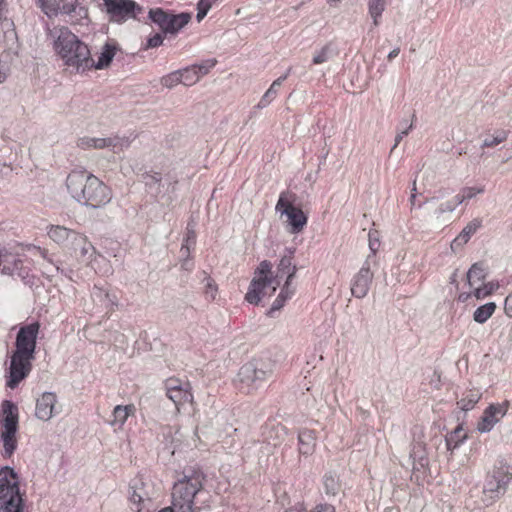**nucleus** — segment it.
I'll use <instances>...</instances> for the list:
<instances>
[{
  "label": "nucleus",
  "mask_w": 512,
  "mask_h": 512,
  "mask_svg": "<svg viewBox=\"0 0 512 512\" xmlns=\"http://www.w3.org/2000/svg\"><path fill=\"white\" fill-rule=\"evenodd\" d=\"M294 199V194L288 191L282 192L276 204V210L286 215L288 231L292 234H298L306 226L307 216L300 208L292 204Z\"/></svg>",
  "instance_id": "1a4fd4ad"
},
{
  "label": "nucleus",
  "mask_w": 512,
  "mask_h": 512,
  "mask_svg": "<svg viewBox=\"0 0 512 512\" xmlns=\"http://www.w3.org/2000/svg\"><path fill=\"white\" fill-rule=\"evenodd\" d=\"M263 435L264 440L268 445L277 447L283 442L286 436V428L281 424L273 425L271 427H267Z\"/></svg>",
  "instance_id": "5701e85b"
},
{
  "label": "nucleus",
  "mask_w": 512,
  "mask_h": 512,
  "mask_svg": "<svg viewBox=\"0 0 512 512\" xmlns=\"http://www.w3.org/2000/svg\"><path fill=\"white\" fill-rule=\"evenodd\" d=\"M504 309L506 315L512 317V293L506 297Z\"/></svg>",
  "instance_id": "052dcab7"
},
{
  "label": "nucleus",
  "mask_w": 512,
  "mask_h": 512,
  "mask_svg": "<svg viewBox=\"0 0 512 512\" xmlns=\"http://www.w3.org/2000/svg\"><path fill=\"white\" fill-rule=\"evenodd\" d=\"M171 14L172 13L166 12L161 8L150 9L149 18L151 19L152 22L157 24L159 28L166 34Z\"/></svg>",
  "instance_id": "c756f323"
},
{
  "label": "nucleus",
  "mask_w": 512,
  "mask_h": 512,
  "mask_svg": "<svg viewBox=\"0 0 512 512\" xmlns=\"http://www.w3.org/2000/svg\"><path fill=\"white\" fill-rule=\"evenodd\" d=\"M369 13L373 18V23L375 26L379 24L378 18L382 15L385 6L386 0H369Z\"/></svg>",
  "instance_id": "4c0bfd02"
},
{
  "label": "nucleus",
  "mask_w": 512,
  "mask_h": 512,
  "mask_svg": "<svg viewBox=\"0 0 512 512\" xmlns=\"http://www.w3.org/2000/svg\"><path fill=\"white\" fill-rule=\"evenodd\" d=\"M493 290H494V285L493 284H491V283L485 284L483 287L475 288L474 296L477 299H482V298L492 294Z\"/></svg>",
  "instance_id": "09e8293b"
},
{
  "label": "nucleus",
  "mask_w": 512,
  "mask_h": 512,
  "mask_svg": "<svg viewBox=\"0 0 512 512\" xmlns=\"http://www.w3.org/2000/svg\"><path fill=\"white\" fill-rule=\"evenodd\" d=\"M6 78V69L5 66L0 62V83H2Z\"/></svg>",
  "instance_id": "69168bd1"
},
{
  "label": "nucleus",
  "mask_w": 512,
  "mask_h": 512,
  "mask_svg": "<svg viewBox=\"0 0 512 512\" xmlns=\"http://www.w3.org/2000/svg\"><path fill=\"white\" fill-rule=\"evenodd\" d=\"M178 509L172 504V506L165 507L161 509L159 512H177Z\"/></svg>",
  "instance_id": "338daca9"
},
{
  "label": "nucleus",
  "mask_w": 512,
  "mask_h": 512,
  "mask_svg": "<svg viewBox=\"0 0 512 512\" xmlns=\"http://www.w3.org/2000/svg\"><path fill=\"white\" fill-rule=\"evenodd\" d=\"M217 61L215 59H208L203 61L200 64L191 65L200 80L204 75L208 74L209 71L216 65Z\"/></svg>",
  "instance_id": "79ce46f5"
},
{
  "label": "nucleus",
  "mask_w": 512,
  "mask_h": 512,
  "mask_svg": "<svg viewBox=\"0 0 512 512\" xmlns=\"http://www.w3.org/2000/svg\"><path fill=\"white\" fill-rule=\"evenodd\" d=\"M466 439V433L462 426H457L447 437L446 446L448 450L456 449Z\"/></svg>",
  "instance_id": "72a5a7b5"
},
{
  "label": "nucleus",
  "mask_w": 512,
  "mask_h": 512,
  "mask_svg": "<svg viewBox=\"0 0 512 512\" xmlns=\"http://www.w3.org/2000/svg\"><path fill=\"white\" fill-rule=\"evenodd\" d=\"M190 20H191V15L189 13H180L177 15L171 14V18H169V26L167 28L166 34H176L185 25H187Z\"/></svg>",
  "instance_id": "c85d7f7f"
},
{
  "label": "nucleus",
  "mask_w": 512,
  "mask_h": 512,
  "mask_svg": "<svg viewBox=\"0 0 512 512\" xmlns=\"http://www.w3.org/2000/svg\"><path fill=\"white\" fill-rule=\"evenodd\" d=\"M334 57V51L331 45H325L320 51H318L313 57V64H322L329 61Z\"/></svg>",
  "instance_id": "a19ab883"
},
{
  "label": "nucleus",
  "mask_w": 512,
  "mask_h": 512,
  "mask_svg": "<svg viewBox=\"0 0 512 512\" xmlns=\"http://www.w3.org/2000/svg\"><path fill=\"white\" fill-rule=\"evenodd\" d=\"M283 297H284V293H279L277 298L274 300L271 308L268 311V315L270 317H273L274 316V312L280 310L284 306L286 301L284 300Z\"/></svg>",
  "instance_id": "3c124183"
},
{
  "label": "nucleus",
  "mask_w": 512,
  "mask_h": 512,
  "mask_svg": "<svg viewBox=\"0 0 512 512\" xmlns=\"http://www.w3.org/2000/svg\"><path fill=\"white\" fill-rule=\"evenodd\" d=\"M377 232H369V248L371 250L370 254H374V264H376V251L379 248V240L374 235Z\"/></svg>",
  "instance_id": "864d4df0"
},
{
  "label": "nucleus",
  "mask_w": 512,
  "mask_h": 512,
  "mask_svg": "<svg viewBox=\"0 0 512 512\" xmlns=\"http://www.w3.org/2000/svg\"><path fill=\"white\" fill-rule=\"evenodd\" d=\"M408 121L407 120H404L400 123L398 129H406V127L408 126Z\"/></svg>",
  "instance_id": "774afa93"
},
{
  "label": "nucleus",
  "mask_w": 512,
  "mask_h": 512,
  "mask_svg": "<svg viewBox=\"0 0 512 512\" xmlns=\"http://www.w3.org/2000/svg\"><path fill=\"white\" fill-rule=\"evenodd\" d=\"M486 277L485 268L482 263H475L467 272V281L470 287L483 281Z\"/></svg>",
  "instance_id": "473e14b6"
},
{
  "label": "nucleus",
  "mask_w": 512,
  "mask_h": 512,
  "mask_svg": "<svg viewBox=\"0 0 512 512\" xmlns=\"http://www.w3.org/2000/svg\"><path fill=\"white\" fill-rule=\"evenodd\" d=\"M78 147L82 149H94V138L93 137H83L78 140Z\"/></svg>",
  "instance_id": "4d7b16f0"
},
{
  "label": "nucleus",
  "mask_w": 512,
  "mask_h": 512,
  "mask_svg": "<svg viewBox=\"0 0 512 512\" xmlns=\"http://www.w3.org/2000/svg\"><path fill=\"white\" fill-rule=\"evenodd\" d=\"M416 179L413 181V185H412V190H411V196H410V203L412 206L415 205V200H416Z\"/></svg>",
  "instance_id": "e2e57ef3"
},
{
  "label": "nucleus",
  "mask_w": 512,
  "mask_h": 512,
  "mask_svg": "<svg viewBox=\"0 0 512 512\" xmlns=\"http://www.w3.org/2000/svg\"><path fill=\"white\" fill-rule=\"evenodd\" d=\"M56 402L57 397L54 393H43L36 403V417L44 421L51 419L52 416L57 413L55 408Z\"/></svg>",
  "instance_id": "f3484780"
},
{
  "label": "nucleus",
  "mask_w": 512,
  "mask_h": 512,
  "mask_svg": "<svg viewBox=\"0 0 512 512\" xmlns=\"http://www.w3.org/2000/svg\"><path fill=\"white\" fill-rule=\"evenodd\" d=\"M166 394L173 401L176 408L185 403H191L193 395L191 393L190 384L178 378H169L165 382Z\"/></svg>",
  "instance_id": "2eb2a0df"
},
{
  "label": "nucleus",
  "mask_w": 512,
  "mask_h": 512,
  "mask_svg": "<svg viewBox=\"0 0 512 512\" xmlns=\"http://www.w3.org/2000/svg\"><path fill=\"white\" fill-rule=\"evenodd\" d=\"M180 77L181 75L179 70L171 72L161 78V84L164 87L171 89L181 83L182 79Z\"/></svg>",
  "instance_id": "c03bdc74"
},
{
  "label": "nucleus",
  "mask_w": 512,
  "mask_h": 512,
  "mask_svg": "<svg viewBox=\"0 0 512 512\" xmlns=\"http://www.w3.org/2000/svg\"><path fill=\"white\" fill-rule=\"evenodd\" d=\"M116 53V47L111 44H105L103 50L98 58V61L93 60L94 69H104L108 67L113 60Z\"/></svg>",
  "instance_id": "cd10ccee"
},
{
  "label": "nucleus",
  "mask_w": 512,
  "mask_h": 512,
  "mask_svg": "<svg viewBox=\"0 0 512 512\" xmlns=\"http://www.w3.org/2000/svg\"><path fill=\"white\" fill-rule=\"evenodd\" d=\"M310 512H335V508L329 504H320L315 507L314 510Z\"/></svg>",
  "instance_id": "bf43d9fd"
},
{
  "label": "nucleus",
  "mask_w": 512,
  "mask_h": 512,
  "mask_svg": "<svg viewBox=\"0 0 512 512\" xmlns=\"http://www.w3.org/2000/svg\"><path fill=\"white\" fill-rule=\"evenodd\" d=\"M374 254H369L359 272L353 277L351 282V293L356 298H364L369 291L373 279Z\"/></svg>",
  "instance_id": "9b49d317"
},
{
  "label": "nucleus",
  "mask_w": 512,
  "mask_h": 512,
  "mask_svg": "<svg viewBox=\"0 0 512 512\" xmlns=\"http://www.w3.org/2000/svg\"><path fill=\"white\" fill-rule=\"evenodd\" d=\"M323 483H324L325 492L328 495L334 496L340 490L339 480L336 477V475H334L332 473L325 474Z\"/></svg>",
  "instance_id": "58836bf2"
},
{
  "label": "nucleus",
  "mask_w": 512,
  "mask_h": 512,
  "mask_svg": "<svg viewBox=\"0 0 512 512\" xmlns=\"http://www.w3.org/2000/svg\"><path fill=\"white\" fill-rule=\"evenodd\" d=\"M455 209L453 208V205L450 203V201H446L444 203H441L436 210L434 211V214L436 217H440L442 214L446 212H453Z\"/></svg>",
  "instance_id": "5fc2aeb1"
},
{
  "label": "nucleus",
  "mask_w": 512,
  "mask_h": 512,
  "mask_svg": "<svg viewBox=\"0 0 512 512\" xmlns=\"http://www.w3.org/2000/svg\"><path fill=\"white\" fill-rule=\"evenodd\" d=\"M179 72L181 75L180 78L182 79L181 84L185 86H192L199 81L198 76L196 75V72L192 66L180 69Z\"/></svg>",
  "instance_id": "ea45409f"
},
{
  "label": "nucleus",
  "mask_w": 512,
  "mask_h": 512,
  "mask_svg": "<svg viewBox=\"0 0 512 512\" xmlns=\"http://www.w3.org/2000/svg\"><path fill=\"white\" fill-rule=\"evenodd\" d=\"M4 419H3V431L16 432L18 425V415L13 410L17 411V408L9 401H4Z\"/></svg>",
  "instance_id": "393cba45"
},
{
  "label": "nucleus",
  "mask_w": 512,
  "mask_h": 512,
  "mask_svg": "<svg viewBox=\"0 0 512 512\" xmlns=\"http://www.w3.org/2000/svg\"><path fill=\"white\" fill-rule=\"evenodd\" d=\"M291 68L288 69V72L277 78L270 86V88L265 92V94L260 99L259 103L257 104V108L263 109L267 107L273 99L276 97L278 88L282 85L283 81L287 78L288 74L290 73Z\"/></svg>",
  "instance_id": "a878e982"
},
{
  "label": "nucleus",
  "mask_w": 512,
  "mask_h": 512,
  "mask_svg": "<svg viewBox=\"0 0 512 512\" xmlns=\"http://www.w3.org/2000/svg\"><path fill=\"white\" fill-rule=\"evenodd\" d=\"M1 512H23V498L19 490V478L10 467L0 470Z\"/></svg>",
  "instance_id": "423d86ee"
},
{
  "label": "nucleus",
  "mask_w": 512,
  "mask_h": 512,
  "mask_svg": "<svg viewBox=\"0 0 512 512\" xmlns=\"http://www.w3.org/2000/svg\"><path fill=\"white\" fill-rule=\"evenodd\" d=\"M163 43V37L160 33H156L152 37L148 38L146 48H155Z\"/></svg>",
  "instance_id": "6e6d98bb"
},
{
  "label": "nucleus",
  "mask_w": 512,
  "mask_h": 512,
  "mask_svg": "<svg viewBox=\"0 0 512 512\" xmlns=\"http://www.w3.org/2000/svg\"><path fill=\"white\" fill-rule=\"evenodd\" d=\"M286 251H287V254L282 256V258L280 259V262L278 264L276 279L279 277H282V275H284V274H287V276H288L289 273L292 271L293 267H296L295 265H292L294 250L286 249Z\"/></svg>",
  "instance_id": "c9c22d12"
},
{
  "label": "nucleus",
  "mask_w": 512,
  "mask_h": 512,
  "mask_svg": "<svg viewBox=\"0 0 512 512\" xmlns=\"http://www.w3.org/2000/svg\"><path fill=\"white\" fill-rule=\"evenodd\" d=\"M110 19L121 22L127 18H136L142 8L132 0H103Z\"/></svg>",
  "instance_id": "ddd939ff"
},
{
  "label": "nucleus",
  "mask_w": 512,
  "mask_h": 512,
  "mask_svg": "<svg viewBox=\"0 0 512 512\" xmlns=\"http://www.w3.org/2000/svg\"><path fill=\"white\" fill-rule=\"evenodd\" d=\"M275 363L269 359H253L238 372L239 389L246 394L261 388L272 378Z\"/></svg>",
  "instance_id": "20e7f679"
},
{
  "label": "nucleus",
  "mask_w": 512,
  "mask_h": 512,
  "mask_svg": "<svg viewBox=\"0 0 512 512\" xmlns=\"http://www.w3.org/2000/svg\"><path fill=\"white\" fill-rule=\"evenodd\" d=\"M400 53V48L397 47L393 49L387 56L388 61H392L394 58H396Z\"/></svg>",
  "instance_id": "0e129e2a"
},
{
  "label": "nucleus",
  "mask_w": 512,
  "mask_h": 512,
  "mask_svg": "<svg viewBox=\"0 0 512 512\" xmlns=\"http://www.w3.org/2000/svg\"><path fill=\"white\" fill-rule=\"evenodd\" d=\"M482 226V220L480 218H475L471 220L460 232V234L452 241L451 248L452 250H456L457 248L465 245L472 235L476 233V231Z\"/></svg>",
  "instance_id": "412c9836"
},
{
  "label": "nucleus",
  "mask_w": 512,
  "mask_h": 512,
  "mask_svg": "<svg viewBox=\"0 0 512 512\" xmlns=\"http://www.w3.org/2000/svg\"><path fill=\"white\" fill-rule=\"evenodd\" d=\"M449 201L453 205V208L456 209V207L458 205L462 204L466 200H465L462 192L460 191L456 196H454V198L452 200H449Z\"/></svg>",
  "instance_id": "680f3d73"
},
{
  "label": "nucleus",
  "mask_w": 512,
  "mask_h": 512,
  "mask_svg": "<svg viewBox=\"0 0 512 512\" xmlns=\"http://www.w3.org/2000/svg\"><path fill=\"white\" fill-rule=\"evenodd\" d=\"M68 192L77 202L93 209L110 203L111 189L85 169L72 170L66 178Z\"/></svg>",
  "instance_id": "f257e3e1"
},
{
  "label": "nucleus",
  "mask_w": 512,
  "mask_h": 512,
  "mask_svg": "<svg viewBox=\"0 0 512 512\" xmlns=\"http://www.w3.org/2000/svg\"><path fill=\"white\" fill-rule=\"evenodd\" d=\"M135 412L134 405H117L113 410V421L112 424L122 426L127 418Z\"/></svg>",
  "instance_id": "7c9ffc66"
},
{
  "label": "nucleus",
  "mask_w": 512,
  "mask_h": 512,
  "mask_svg": "<svg viewBox=\"0 0 512 512\" xmlns=\"http://www.w3.org/2000/svg\"><path fill=\"white\" fill-rule=\"evenodd\" d=\"M48 34L53 39L55 51L65 65L78 73L92 69L93 58L88 46L67 27H54L49 29Z\"/></svg>",
  "instance_id": "f03ea898"
},
{
  "label": "nucleus",
  "mask_w": 512,
  "mask_h": 512,
  "mask_svg": "<svg viewBox=\"0 0 512 512\" xmlns=\"http://www.w3.org/2000/svg\"><path fill=\"white\" fill-rule=\"evenodd\" d=\"M76 235V231L70 230L63 226H52L48 231V236L50 239L58 244H65L67 246H70Z\"/></svg>",
  "instance_id": "4be33fe9"
},
{
  "label": "nucleus",
  "mask_w": 512,
  "mask_h": 512,
  "mask_svg": "<svg viewBox=\"0 0 512 512\" xmlns=\"http://www.w3.org/2000/svg\"><path fill=\"white\" fill-rule=\"evenodd\" d=\"M47 15L63 13L70 17L72 23L87 18L88 11L77 0H38Z\"/></svg>",
  "instance_id": "9d476101"
},
{
  "label": "nucleus",
  "mask_w": 512,
  "mask_h": 512,
  "mask_svg": "<svg viewBox=\"0 0 512 512\" xmlns=\"http://www.w3.org/2000/svg\"><path fill=\"white\" fill-rule=\"evenodd\" d=\"M508 137V132L505 130H498L492 135H487L483 140L482 147L492 148L500 143L506 141Z\"/></svg>",
  "instance_id": "e433bc0d"
},
{
  "label": "nucleus",
  "mask_w": 512,
  "mask_h": 512,
  "mask_svg": "<svg viewBox=\"0 0 512 512\" xmlns=\"http://www.w3.org/2000/svg\"><path fill=\"white\" fill-rule=\"evenodd\" d=\"M485 191L484 186L478 187H464L461 189V192L465 198V200H470L475 197L477 194H481Z\"/></svg>",
  "instance_id": "de8ad7c7"
},
{
  "label": "nucleus",
  "mask_w": 512,
  "mask_h": 512,
  "mask_svg": "<svg viewBox=\"0 0 512 512\" xmlns=\"http://www.w3.org/2000/svg\"><path fill=\"white\" fill-rule=\"evenodd\" d=\"M70 248L74 250L76 256L83 262L89 261L95 254L93 245L88 241L86 236L80 233H77L70 244Z\"/></svg>",
  "instance_id": "6ab92c4d"
},
{
  "label": "nucleus",
  "mask_w": 512,
  "mask_h": 512,
  "mask_svg": "<svg viewBox=\"0 0 512 512\" xmlns=\"http://www.w3.org/2000/svg\"><path fill=\"white\" fill-rule=\"evenodd\" d=\"M129 146L130 140L126 137L94 138V149L110 148L114 153H119Z\"/></svg>",
  "instance_id": "aec40b11"
},
{
  "label": "nucleus",
  "mask_w": 512,
  "mask_h": 512,
  "mask_svg": "<svg viewBox=\"0 0 512 512\" xmlns=\"http://www.w3.org/2000/svg\"><path fill=\"white\" fill-rule=\"evenodd\" d=\"M127 495L130 508L134 512H152L154 510L153 499L156 497V491L149 478L137 475L131 479Z\"/></svg>",
  "instance_id": "0eeeda50"
},
{
  "label": "nucleus",
  "mask_w": 512,
  "mask_h": 512,
  "mask_svg": "<svg viewBox=\"0 0 512 512\" xmlns=\"http://www.w3.org/2000/svg\"><path fill=\"white\" fill-rule=\"evenodd\" d=\"M145 179L146 185L152 187L153 185L161 182V175L159 173L148 174Z\"/></svg>",
  "instance_id": "13d9d810"
},
{
  "label": "nucleus",
  "mask_w": 512,
  "mask_h": 512,
  "mask_svg": "<svg viewBox=\"0 0 512 512\" xmlns=\"http://www.w3.org/2000/svg\"><path fill=\"white\" fill-rule=\"evenodd\" d=\"M496 304L494 302L486 303L478 307L473 313V319L479 324L485 323L495 312Z\"/></svg>",
  "instance_id": "2f4dec72"
},
{
  "label": "nucleus",
  "mask_w": 512,
  "mask_h": 512,
  "mask_svg": "<svg viewBox=\"0 0 512 512\" xmlns=\"http://www.w3.org/2000/svg\"><path fill=\"white\" fill-rule=\"evenodd\" d=\"M1 440L4 448L3 456L10 457L17 447L16 432L3 431Z\"/></svg>",
  "instance_id": "f704fd0d"
},
{
  "label": "nucleus",
  "mask_w": 512,
  "mask_h": 512,
  "mask_svg": "<svg viewBox=\"0 0 512 512\" xmlns=\"http://www.w3.org/2000/svg\"><path fill=\"white\" fill-rule=\"evenodd\" d=\"M413 129V122H411L406 129H398V133L395 137V143L394 146L391 149V152H393L396 147L399 145V143L402 141V139L409 134V132Z\"/></svg>",
  "instance_id": "603ef678"
},
{
  "label": "nucleus",
  "mask_w": 512,
  "mask_h": 512,
  "mask_svg": "<svg viewBox=\"0 0 512 512\" xmlns=\"http://www.w3.org/2000/svg\"><path fill=\"white\" fill-rule=\"evenodd\" d=\"M205 281H206V283H205L204 293L206 295V298H208L210 300H214L215 296H216V291H217L216 285L211 278L206 277Z\"/></svg>",
  "instance_id": "8fccbe9b"
},
{
  "label": "nucleus",
  "mask_w": 512,
  "mask_h": 512,
  "mask_svg": "<svg viewBox=\"0 0 512 512\" xmlns=\"http://www.w3.org/2000/svg\"><path fill=\"white\" fill-rule=\"evenodd\" d=\"M33 357L13 353L9 367V376L6 385L14 389L25 379L32 369Z\"/></svg>",
  "instance_id": "4468645a"
},
{
  "label": "nucleus",
  "mask_w": 512,
  "mask_h": 512,
  "mask_svg": "<svg viewBox=\"0 0 512 512\" xmlns=\"http://www.w3.org/2000/svg\"><path fill=\"white\" fill-rule=\"evenodd\" d=\"M299 452L302 455H311L316 446V437L312 430L304 429L298 434Z\"/></svg>",
  "instance_id": "b1692460"
},
{
  "label": "nucleus",
  "mask_w": 512,
  "mask_h": 512,
  "mask_svg": "<svg viewBox=\"0 0 512 512\" xmlns=\"http://www.w3.org/2000/svg\"><path fill=\"white\" fill-rule=\"evenodd\" d=\"M205 474L199 469H187L183 477L174 483L172 488V504L177 512H199L198 498L204 494Z\"/></svg>",
  "instance_id": "7ed1b4c3"
},
{
  "label": "nucleus",
  "mask_w": 512,
  "mask_h": 512,
  "mask_svg": "<svg viewBox=\"0 0 512 512\" xmlns=\"http://www.w3.org/2000/svg\"><path fill=\"white\" fill-rule=\"evenodd\" d=\"M481 396L482 393L478 389H471L464 394L457 402V405L461 410L469 411L479 402Z\"/></svg>",
  "instance_id": "bb28decb"
},
{
  "label": "nucleus",
  "mask_w": 512,
  "mask_h": 512,
  "mask_svg": "<svg viewBox=\"0 0 512 512\" xmlns=\"http://www.w3.org/2000/svg\"><path fill=\"white\" fill-rule=\"evenodd\" d=\"M215 1L216 0H199L197 4L198 12L196 16L198 21H201L207 15Z\"/></svg>",
  "instance_id": "49530a36"
},
{
  "label": "nucleus",
  "mask_w": 512,
  "mask_h": 512,
  "mask_svg": "<svg viewBox=\"0 0 512 512\" xmlns=\"http://www.w3.org/2000/svg\"><path fill=\"white\" fill-rule=\"evenodd\" d=\"M296 271H297V268L293 267L292 271L287 276V279H286V282H285L283 288L280 291V293H284V297L283 298H284L285 301L287 299L291 298V296L294 293V289L291 288V281L294 278V276L296 274Z\"/></svg>",
  "instance_id": "a18cd8bd"
},
{
  "label": "nucleus",
  "mask_w": 512,
  "mask_h": 512,
  "mask_svg": "<svg viewBox=\"0 0 512 512\" xmlns=\"http://www.w3.org/2000/svg\"><path fill=\"white\" fill-rule=\"evenodd\" d=\"M194 227L195 226L192 225L191 223H189L187 226V235H186L185 243L182 244V247H181L182 255L188 254L190 247L195 244L196 234L194 231Z\"/></svg>",
  "instance_id": "37998d69"
},
{
  "label": "nucleus",
  "mask_w": 512,
  "mask_h": 512,
  "mask_svg": "<svg viewBox=\"0 0 512 512\" xmlns=\"http://www.w3.org/2000/svg\"><path fill=\"white\" fill-rule=\"evenodd\" d=\"M0 270L3 274L19 275L24 278L27 273L23 269L22 260L15 254L2 250L1 267Z\"/></svg>",
  "instance_id": "a211bd4d"
},
{
  "label": "nucleus",
  "mask_w": 512,
  "mask_h": 512,
  "mask_svg": "<svg viewBox=\"0 0 512 512\" xmlns=\"http://www.w3.org/2000/svg\"><path fill=\"white\" fill-rule=\"evenodd\" d=\"M272 264L264 260L259 264V267L256 270V277L250 283L248 292L246 293L245 299L251 304H258L261 300V296L265 295V290L271 287V291L269 295L273 294L276 291L277 286H279L280 282L276 279V277H269L271 274Z\"/></svg>",
  "instance_id": "6e6552de"
},
{
  "label": "nucleus",
  "mask_w": 512,
  "mask_h": 512,
  "mask_svg": "<svg viewBox=\"0 0 512 512\" xmlns=\"http://www.w3.org/2000/svg\"><path fill=\"white\" fill-rule=\"evenodd\" d=\"M511 479L512 465L504 459H498L486 476L482 502L489 506L503 496Z\"/></svg>",
  "instance_id": "39448f33"
},
{
  "label": "nucleus",
  "mask_w": 512,
  "mask_h": 512,
  "mask_svg": "<svg viewBox=\"0 0 512 512\" xmlns=\"http://www.w3.org/2000/svg\"><path fill=\"white\" fill-rule=\"evenodd\" d=\"M38 332L37 322L21 327L16 337L14 353L34 358Z\"/></svg>",
  "instance_id": "f8f14e48"
},
{
  "label": "nucleus",
  "mask_w": 512,
  "mask_h": 512,
  "mask_svg": "<svg viewBox=\"0 0 512 512\" xmlns=\"http://www.w3.org/2000/svg\"><path fill=\"white\" fill-rule=\"evenodd\" d=\"M508 408V401H504L500 404H491L484 410L483 415L477 424V430L480 433L490 432L493 427L506 415Z\"/></svg>",
  "instance_id": "dca6fc26"
}]
</instances>
